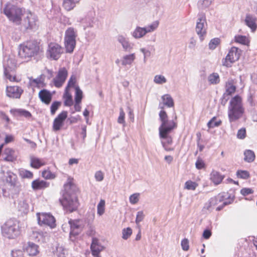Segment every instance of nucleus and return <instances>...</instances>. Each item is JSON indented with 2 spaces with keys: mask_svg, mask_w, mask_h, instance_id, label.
<instances>
[{
  "mask_svg": "<svg viewBox=\"0 0 257 257\" xmlns=\"http://www.w3.org/2000/svg\"><path fill=\"white\" fill-rule=\"evenodd\" d=\"M72 179L69 178L67 182L64 185V191L62 199L60 201L64 209L72 212L78 207L77 199L75 194V187L72 183Z\"/></svg>",
  "mask_w": 257,
  "mask_h": 257,
  "instance_id": "obj_1",
  "label": "nucleus"
},
{
  "mask_svg": "<svg viewBox=\"0 0 257 257\" xmlns=\"http://www.w3.org/2000/svg\"><path fill=\"white\" fill-rule=\"evenodd\" d=\"M159 117L161 124L159 128V136L161 139L166 140L165 144H171L172 138L169 135L172 131L176 127L177 124L174 120H169L168 115L165 111H160Z\"/></svg>",
  "mask_w": 257,
  "mask_h": 257,
  "instance_id": "obj_2",
  "label": "nucleus"
},
{
  "mask_svg": "<svg viewBox=\"0 0 257 257\" xmlns=\"http://www.w3.org/2000/svg\"><path fill=\"white\" fill-rule=\"evenodd\" d=\"M242 98L238 95L232 97L229 102L228 108V116L230 122L240 118L244 113Z\"/></svg>",
  "mask_w": 257,
  "mask_h": 257,
  "instance_id": "obj_3",
  "label": "nucleus"
},
{
  "mask_svg": "<svg viewBox=\"0 0 257 257\" xmlns=\"http://www.w3.org/2000/svg\"><path fill=\"white\" fill-rule=\"evenodd\" d=\"M24 13L25 11L22 8L11 3L7 4L4 9V13L9 21L17 25L21 24Z\"/></svg>",
  "mask_w": 257,
  "mask_h": 257,
  "instance_id": "obj_4",
  "label": "nucleus"
},
{
  "mask_svg": "<svg viewBox=\"0 0 257 257\" xmlns=\"http://www.w3.org/2000/svg\"><path fill=\"white\" fill-rule=\"evenodd\" d=\"M1 232L2 235L6 238L11 239L16 238L20 233L19 221L14 219L7 220L1 226Z\"/></svg>",
  "mask_w": 257,
  "mask_h": 257,
  "instance_id": "obj_5",
  "label": "nucleus"
},
{
  "mask_svg": "<svg viewBox=\"0 0 257 257\" xmlns=\"http://www.w3.org/2000/svg\"><path fill=\"white\" fill-rule=\"evenodd\" d=\"M40 51L39 43L35 41H31L24 43L19 52V56L24 59H30L37 55Z\"/></svg>",
  "mask_w": 257,
  "mask_h": 257,
  "instance_id": "obj_6",
  "label": "nucleus"
},
{
  "mask_svg": "<svg viewBox=\"0 0 257 257\" xmlns=\"http://www.w3.org/2000/svg\"><path fill=\"white\" fill-rule=\"evenodd\" d=\"M159 24V22L156 21L144 27L137 26L135 30L131 33V35L136 39H141L147 33L155 31L158 28Z\"/></svg>",
  "mask_w": 257,
  "mask_h": 257,
  "instance_id": "obj_7",
  "label": "nucleus"
},
{
  "mask_svg": "<svg viewBox=\"0 0 257 257\" xmlns=\"http://www.w3.org/2000/svg\"><path fill=\"white\" fill-rule=\"evenodd\" d=\"M77 31L73 28H68L65 34L64 44L66 52L71 53L73 52L76 46V38Z\"/></svg>",
  "mask_w": 257,
  "mask_h": 257,
  "instance_id": "obj_8",
  "label": "nucleus"
},
{
  "mask_svg": "<svg viewBox=\"0 0 257 257\" xmlns=\"http://www.w3.org/2000/svg\"><path fill=\"white\" fill-rule=\"evenodd\" d=\"M63 48L58 44L55 43H50L48 47L46 55L48 58L57 60L63 53Z\"/></svg>",
  "mask_w": 257,
  "mask_h": 257,
  "instance_id": "obj_9",
  "label": "nucleus"
},
{
  "mask_svg": "<svg viewBox=\"0 0 257 257\" xmlns=\"http://www.w3.org/2000/svg\"><path fill=\"white\" fill-rule=\"evenodd\" d=\"M241 52V50L238 48L232 47L226 57L222 60V65L227 67H231L232 63L239 59Z\"/></svg>",
  "mask_w": 257,
  "mask_h": 257,
  "instance_id": "obj_10",
  "label": "nucleus"
},
{
  "mask_svg": "<svg viewBox=\"0 0 257 257\" xmlns=\"http://www.w3.org/2000/svg\"><path fill=\"white\" fill-rule=\"evenodd\" d=\"M38 222L41 226H47L51 228L55 227L56 220L54 217L50 213H37Z\"/></svg>",
  "mask_w": 257,
  "mask_h": 257,
  "instance_id": "obj_11",
  "label": "nucleus"
},
{
  "mask_svg": "<svg viewBox=\"0 0 257 257\" xmlns=\"http://www.w3.org/2000/svg\"><path fill=\"white\" fill-rule=\"evenodd\" d=\"M16 67V63L15 59L9 58L7 61L4 63V74L7 79L11 81H14L16 79L15 69Z\"/></svg>",
  "mask_w": 257,
  "mask_h": 257,
  "instance_id": "obj_12",
  "label": "nucleus"
},
{
  "mask_svg": "<svg viewBox=\"0 0 257 257\" xmlns=\"http://www.w3.org/2000/svg\"><path fill=\"white\" fill-rule=\"evenodd\" d=\"M207 26L205 15L199 14L197 20L195 30L201 41L204 40V37L206 35Z\"/></svg>",
  "mask_w": 257,
  "mask_h": 257,
  "instance_id": "obj_13",
  "label": "nucleus"
},
{
  "mask_svg": "<svg viewBox=\"0 0 257 257\" xmlns=\"http://www.w3.org/2000/svg\"><path fill=\"white\" fill-rule=\"evenodd\" d=\"M38 19L36 16L29 12L26 17L21 22V24L25 29H36L37 27Z\"/></svg>",
  "mask_w": 257,
  "mask_h": 257,
  "instance_id": "obj_14",
  "label": "nucleus"
},
{
  "mask_svg": "<svg viewBox=\"0 0 257 257\" xmlns=\"http://www.w3.org/2000/svg\"><path fill=\"white\" fill-rule=\"evenodd\" d=\"M68 75V72L64 67L61 68L58 71L57 75L53 79L54 85L58 88L61 87L64 83Z\"/></svg>",
  "mask_w": 257,
  "mask_h": 257,
  "instance_id": "obj_15",
  "label": "nucleus"
},
{
  "mask_svg": "<svg viewBox=\"0 0 257 257\" xmlns=\"http://www.w3.org/2000/svg\"><path fill=\"white\" fill-rule=\"evenodd\" d=\"M67 117V112L63 111L54 119L53 123V130L57 132L61 128L65 120Z\"/></svg>",
  "mask_w": 257,
  "mask_h": 257,
  "instance_id": "obj_16",
  "label": "nucleus"
},
{
  "mask_svg": "<svg viewBox=\"0 0 257 257\" xmlns=\"http://www.w3.org/2000/svg\"><path fill=\"white\" fill-rule=\"evenodd\" d=\"M70 225V237L72 238V236H75L78 235L82 229V226L80 223L79 220H69Z\"/></svg>",
  "mask_w": 257,
  "mask_h": 257,
  "instance_id": "obj_17",
  "label": "nucleus"
},
{
  "mask_svg": "<svg viewBox=\"0 0 257 257\" xmlns=\"http://www.w3.org/2000/svg\"><path fill=\"white\" fill-rule=\"evenodd\" d=\"M23 92V89L17 86L7 87L6 89L7 95L13 98H20Z\"/></svg>",
  "mask_w": 257,
  "mask_h": 257,
  "instance_id": "obj_18",
  "label": "nucleus"
},
{
  "mask_svg": "<svg viewBox=\"0 0 257 257\" xmlns=\"http://www.w3.org/2000/svg\"><path fill=\"white\" fill-rule=\"evenodd\" d=\"M256 18L251 14H247L244 19L245 24L249 27L252 32H254L257 28Z\"/></svg>",
  "mask_w": 257,
  "mask_h": 257,
  "instance_id": "obj_19",
  "label": "nucleus"
},
{
  "mask_svg": "<svg viewBox=\"0 0 257 257\" xmlns=\"http://www.w3.org/2000/svg\"><path fill=\"white\" fill-rule=\"evenodd\" d=\"M117 40L121 45L124 51L130 52L133 49V45L123 35H118L117 37Z\"/></svg>",
  "mask_w": 257,
  "mask_h": 257,
  "instance_id": "obj_20",
  "label": "nucleus"
},
{
  "mask_svg": "<svg viewBox=\"0 0 257 257\" xmlns=\"http://www.w3.org/2000/svg\"><path fill=\"white\" fill-rule=\"evenodd\" d=\"M39 97L42 102L48 105L52 100V95L49 90L43 89L40 91Z\"/></svg>",
  "mask_w": 257,
  "mask_h": 257,
  "instance_id": "obj_21",
  "label": "nucleus"
},
{
  "mask_svg": "<svg viewBox=\"0 0 257 257\" xmlns=\"http://www.w3.org/2000/svg\"><path fill=\"white\" fill-rule=\"evenodd\" d=\"M103 249V247L98 244L97 239L93 238L91 244L92 254L95 257H100L99 252Z\"/></svg>",
  "mask_w": 257,
  "mask_h": 257,
  "instance_id": "obj_22",
  "label": "nucleus"
},
{
  "mask_svg": "<svg viewBox=\"0 0 257 257\" xmlns=\"http://www.w3.org/2000/svg\"><path fill=\"white\" fill-rule=\"evenodd\" d=\"M223 178V176L219 172L214 170L212 171L210 175V179L215 185L220 184Z\"/></svg>",
  "mask_w": 257,
  "mask_h": 257,
  "instance_id": "obj_23",
  "label": "nucleus"
},
{
  "mask_svg": "<svg viewBox=\"0 0 257 257\" xmlns=\"http://www.w3.org/2000/svg\"><path fill=\"white\" fill-rule=\"evenodd\" d=\"M26 251L30 256L36 255L39 253L38 246L33 242H29L26 248Z\"/></svg>",
  "mask_w": 257,
  "mask_h": 257,
  "instance_id": "obj_24",
  "label": "nucleus"
},
{
  "mask_svg": "<svg viewBox=\"0 0 257 257\" xmlns=\"http://www.w3.org/2000/svg\"><path fill=\"white\" fill-rule=\"evenodd\" d=\"M49 183L40 180H35L32 183V187L34 190H40L49 186Z\"/></svg>",
  "mask_w": 257,
  "mask_h": 257,
  "instance_id": "obj_25",
  "label": "nucleus"
},
{
  "mask_svg": "<svg viewBox=\"0 0 257 257\" xmlns=\"http://www.w3.org/2000/svg\"><path fill=\"white\" fill-rule=\"evenodd\" d=\"M80 0H63V7L67 11L72 10Z\"/></svg>",
  "mask_w": 257,
  "mask_h": 257,
  "instance_id": "obj_26",
  "label": "nucleus"
},
{
  "mask_svg": "<svg viewBox=\"0 0 257 257\" xmlns=\"http://www.w3.org/2000/svg\"><path fill=\"white\" fill-rule=\"evenodd\" d=\"M6 182L11 186H15L17 181V175L11 171L7 172V176L6 178Z\"/></svg>",
  "mask_w": 257,
  "mask_h": 257,
  "instance_id": "obj_27",
  "label": "nucleus"
},
{
  "mask_svg": "<svg viewBox=\"0 0 257 257\" xmlns=\"http://www.w3.org/2000/svg\"><path fill=\"white\" fill-rule=\"evenodd\" d=\"M135 59L136 55L135 53L124 55L122 57L121 64L123 66H126L127 65H131Z\"/></svg>",
  "mask_w": 257,
  "mask_h": 257,
  "instance_id": "obj_28",
  "label": "nucleus"
},
{
  "mask_svg": "<svg viewBox=\"0 0 257 257\" xmlns=\"http://www.w3.org/2000/svg\"><path fill=\"white\" fill-rule=\"evenodd\" d=\"M31 159V166L33 168L38 169L40 167L44 166L45 164L44 161H43L42 160L33 157L31 156L30 158Z\"/></svg>",
  "mask_w": 257,
  "mask_h": 257,
  "instance_id": "obj_29",
  "label": "nucleus"
},
{
  "mask_svg": "<svg viewBox=\"0 0 257 257\" xmlns=\"http://www.w3.org/2000/svg\"><path fill=\"white\" fill-rule=\"evenodd\" d=\"M163 104L168 107H173L174 103L172 97L170 94H166L162 96Z\"/></svg>",
  "mask_w": 257,
  "mask_h": 257,
  "instance_id": "obj_30",
  "label": "nucleus"
},
{
  "mask_svg": "<svg viewBox=\"0 0 257 257\" xmlns=\"http://www.w3.org/2000/svg\"><path fill=\"white\" fill-rule=\"evenodd\" d=\"M18 209L19 211L23 213H27L29 210V205L27 201L24 199L19 201Z\"/></svg>",
  "mask_w": 257,
  "mask_h": 257,
  "instance_id": "obj_31",
  "label": "nucleus"
},
{
  "mask_svg": "<svg viewBox=\"0 0 257 257\" xmlns=\"http://www.w3.org/2000/svg\"><path fill=\"white\" fill-rule=\"evenodd\" d=\"M5 154L7 156L5 158L4 160L7 161L13 162L16 159V157L15 156V151L12 149L8 148L5 149Z\"/></svg>",
  "mask_w": 257,
  "mask_h": 257,
  "instance_id": "obj_32",
  "label": "nucleus"
},
{
  "mask_svg": "<svg viewBox=\"0 0 257 257\" xmlns=\"http://www.w3.org/2000/svg\"><path fill=\"white\" fill-rule=\"evenodd\" d=\"M63 97L65 98V105L70 106L73 104L72 96L71 94L69 92L68 90H65Z\"/></svg>",
  "mask_w": 257,
  "mask_h": 257,
  "instance_id": "obj_33",
  "label": "nucleus"
},
{
  "mask_svg": "<svg viewBox=\"0 0 257 257\" xmlns=\"http://www.w3.org/2000/svg\"><path fill=\"white\" fill-rule=\"evenodd\" d=\"M236 87L232 81H228L226 84V92L224 94L229 96L235 91Z\"/></svg>",
  "mask_w": 257,
  "mask_h": 257,
  "instance_id": "obj_34",
  "label": "nucleus"
},
{
  "mask_svg": "<svg viewBox=\"0 0 257 257\" xmlns=\"http://www.w3.org/2000/svg\"><path fill=\"white\" fill-rule=\"evenodd\" d=\"M244 160L247 162H252L255 158V155L253 151L251 150H246L244 153Z\"/></svg>",
  "mask_w": 257,
  "mask_h": 257,
  "instance_id": "obj_35",
  "label": "nucleus"
},
{
  "mask_svg": "<svg viewBox=\"0 0 257 257\" xmlns=\"http://www.w3.org/2000/svg\"><path fill=\"white\" fill-rule=\"evenodd\" d=\"M208 80L210 84H217L220 81L219 75L217 73H213L209 75Z\"/></svg>",
  "mask_w": 257,
  "mask_h": 257,
  "instance_id": "obj_36",
  "label": "nucleus"
},
{
  "mask_svg": "<svg viewBox=\"0 0 257 257\" xmlns=\"http://www.w3.org/2000/svg\"><path fill=\"white\" fill-rule=\"evenodd\" d=\"M66 250L62 246L57 245L55 250H54V253L57 257H65Z\"/></svg>",
  "mask_w": 257,
  "mask_h": 257,
  "instance_id": "obj_37",
  "label": "nucleus"
},
{
  "mask_svg": "<svg viewBox=\"0 0 257 257\" xmlns=\"http://www.w3.org/2000/svg\"><path fill=\"white\" fill-rule=\"evenodd\" d=\"M30 84L34 86L40 87L43 86V82L41 80V78L38 77L37 78H33L31 77L29 78Z\"/></svg>",
  "mask_w": 257,
  "mask_h": 257,
  "instance_id": "obj_38",
  "label": "nucleus"
},
{
  "mask_svg": "<svg viewBox=\"0 0 257 257\" xmlns=\"http://www.w3.org/2000/svg\"><path fill=\"white\" fill-rule=\"evenodd\" d=\"M75 94V101L77 103H80L82 98V91L79 86H76Z\"/></svg>",
  "mask_w": 257,
  "mask_h": 257,
  "instance_id": "obj_39",
  "label": "nucleus"
},
{
  "mask_svg": "<svg viewBox=\"0 0 257 257\" xmlns=\"http://www.w3.org/2000/svg\"><path fill=\"white\" fill-rule=\"evenodd\" d=\"M105 211V201L104 200H100L99 203L97 206V214L99 216H101Z\"/></svg>",
  "mask_w": 257,
  "mask_h": 257,
  "instance_id": "obj_40",
  "label": "nucleus"
},
{
  "mask_svg": "<svg viewBox=\"0 0 257 257\" xmlns=\"http://www.w3.org/2000/svg\"><path fill=\"white\" fill-rule=\"evenodd\" d=\"M234 39L236 42L243 45H247L248 43V40L246 36L237 35L235 37Z\"/></svg>",
  "mask_w": 257,
  "mask_h": 257,
  "instance_id": "obj_41",
  "label": "nucleus"
},
{
  "mask_svg": "<svg viewBox=\"0 0 257 257\" xmlns=\"http://www.w3.org/2000/svg\"><path fill=\"white\" fill-rule=\"evenodd\" d=\"M221 123V121L220 120H216V117H213L211 118V119L207 123L208 127L210 128H213L214 127L219 126Z\"/></svg>",
  "mask_w": 257,
  "mask_h": 257,
  "instance_id": "obj_42",
  "label": "nucleus"
},
{
  "mask_svg": "<svg viewBox=\"0 0 257 257\" xmlns=\"http://www.w3.org/2000/svg\"><path fill=\"white\" fill-rule=\"evenodd\" d=\"M154 82L157 84H163L167 82V79L162 75H157L154 77Z\"/></svg>",
  "mask_w": 257,
  "mask_h": 257,
  "instance_id": "obj_43",
  "label": "nucleus"
},
{
  "mask_svg": "<svg viewBox=\"0 0 257 257\" xmlns=\"http://www.w3.org/2000/svg\"><path fill=\"white\" fill-rule=\"evenodd\" d=\"M237 177L238 178L247 179L250 177V174L247 171L238 170L236 172Z\"/></svg>",
  "mask_w": 257,
  "mask_h": 257,
  "instance_id": "obj_44",
  "label": "nucleus"
},
{
  "mask_svg": "<svg viewBox=\"0 0 257 257\" xmlns=\"http://www.w3.org/2000/svg\"><path fill=\"white\" fill-rule=\"evenodd\" d=\"M223 200V196L221 194H219L217 196L211 198L210 199V203L212 204V206L214 207L219 202H221Z\"/></svg>",
  "mask_w": 257,
  "mask_h": 257,
  "instance_id": "obj_45",
  "label": "nucleus"
},
{
  "mask_svg": "<svg viewBox=\"0 0 257 257\" xmlns=\"http://www.w3.org/2000/svg\"><path fill=\"white\" fill-rule=\"evenodd\" d=\"M197 184L192 181H187L185 184V188L187 190H194L197 186Z\"/></svg>",
  "mask_w": 257,
  "mask_h": 257,
  "instance_id": "obj_46",
  "label": "nucleus"
},
{
  "mask_svg": "<svg viewBox=\"0 0 257 257\" xmlns=\"http://www.w3.org/2000/svg\"><path fill=\"white\" fill-rule=\"evenodd\" d=\"M13 111H14L17 113H19V114H20L21 115L24 116L26 117H30L31 116V113L29 111L24 109H18L15 110H11V112H12Z\"/></svg>",
  "mask_w": 257,
  "mask_h": 257,
  "instance_id": "obj_47",
  "label": "nucleus"
},
{
  "mask_svg": "<svg viewBox=\"0 0 257 257\" xmlns=\"http://www.w3.org/2000/svg\"><path fill=\"white\" fill-rule=\"evenodd\" d=\"M122 237L124 239H127L132 234V229L130 227L124 228L122 230Z\"/></svg>",
  "mask_w": 257,
  "mask_h": 257,
  "instance_id": "obj_48",
  "label": "nucleus"
},
{
  "mask_svg": "<svg viewBox=\"0 0 257 257\" xmlns=\"http://www.w3.org/2000/svg\"><path fill=\"white\" fill-rule=\"evenodd\" d=\"M220 39L218 38H214L212 39L209 43V48L210 49L214 50L219 44Z\"/></svg>",
  "mask_w": 257,
  "mask_h": 257,
  "instance_id": "obj_49",
  "label": "nucleus"
},
{
  "mask_svg": "<svg viewBox=\"0 0 257 257\" xmlns=\"http://www.w3.org/2000/svg\"><path fill=\"white\" fill-rule=\"evenodd\" d=\"M42 176L47 179H52L55 178V175L49 170H45L42 172Z\"/></svg>",
  "mask_w": 257,
  "mask_h": 257,
  "instance_id": "obj_50",
  "label": "nucleus"
},
{
  "mask_svg": "<svg viewBox=\"0 0 257 257\" xmlns=\"http://www.w3.org/2000/svg\"><path fill=\"white\" fill-rule=\"evenodd\" d=\"M247 101L251 106H257V95H250L247 98Z\"/></svg>",
  "mask_w": 257,
  "mask_h": 257,
  "instance_id": "obj_51",
  "label": "nucleus"
},
{
  "mask_svg": "<svg viewBox=\"0 0 257 257\" xmlns=\"http://www.w3.org/2000/svg\"><path fill=\"white\" fill-rule=\"evenodd\" d=\"M140 194L139 193H134L131 195L130 197V202L132 204H135L139 201V197Z\"/></svg>",
  "mask_w": 257,
  "mask_h": 257,
  "instance_id": "obj_52",
  "label": "nucleus"
},
{
  "mask_svg": "<svg viewBox=\"0 0 257 257\" xmlns=\"http://www.w3.org/2000/svg\"><path fill=\"white\" fill-rule=\"evenodd\" d=\"M61 105V102L59 101L54 102L51 106V113L52 115L54 114L56 111L58 109Z\"/></svg>",
  "mask_w": 257,
  "mask_h": 257,
  "instance_id": "obj_53",
  "label": "nucleus"
},
{
  "mask_svg": "<svg viewBox=\"0 0 257 257\" xmlns=\"http://www.w3.org/2000/svg\"><path fill=\"white\" fill-rule=\"evenodd\" d=\"M181 247L183 250L187 251L189 249V240L187 238H184L181 241Z\"/></svg>",
  "mask_w": 257,
  "mask_h": 257,
  "instance_id": "obj_54",
  "label": "nucleus"
},
{
  "mask_svg": "<svg viewBox=\"0 0 257 257\" xmlns=\"http://www.w3.org/2000/svg\"><path fill=\"white\" fill-rule=\"evenodd\" d=\"M124 117L125 113L124 112L122 108H121L120 109L119 115L117 119V122L119 123L124 124L125 123Z\"/></svg>",
  "mask_w": 257,
  "mask_h": 257,
  "instance_id": "obj_55",
  "label": "nucleus"
},
{
  "mask_svg": "<svg viewBox=\"0 0 257 257\" xmlns=\"http://www.w3.org/2000/svg\"><path fill=\"white\" fill-rule=\"evenodd\" d=\"M144 216H145V215L144 214L143 211H140L138 212L137 214L136 219V223L137 224H139L140 222L143 221V220L144 218Z\"/></svg>",
  "mask_w": 257,
  "mask_h": 257,
  "instance_id": "obj_56",
  "label": "nucleus"
},
{
  "mask_svg": "<svg viewBox=\"0 0 257 257\" xmlns=\"http://www.w3.org/2000/svg\"><path fill=\"white\" fill-rule=\"evenodd\" d=\"M195 166L197 169H202L205 167V164L201 159L198 158L196 162Z\"/></svg>",
  "mask_w": 257,
  "mask_h": 257,
  "instance_id": "obj_57",
  "label": "nucleus"
},
{
  "mask_svg": "<svg viewBox=\"0 0 257 257\" xmlns=\"http://www.w3.org/2000/svg\"><path fill=\"white\" fill-rule=\"evenodd\" d=\"M76 82V79L75 77L71 76L70 79L68 82L67 85L65 88L66 90H68L70 87L74 86L75 83Z\"/></svg>",
  "mask_w": 257,
  "mask_h": 257,
  "instance_id": "obj_58",
  "label": "nucleus"
},
{
  "mask_svg": "<svg viewBox=\"0 0 257 257\" xmlns=\"http://www.w3.org/2000/svg\"><path fill=\"white\" fill-rule=\"evenodd\" d=\"M94 177L97 181L100 182L103 180L104 174L101 171H98L95 173Z\"/></svg>",
  "mask_w": 257,
  "mask_h": 257,
  "instance_id": "obj_59",
  "label": "nucleus"
},
{
  "mask_svg": "<svg viewBox=\"0 0 257 257\" xmlns=\"http://www.w3.org/2000/svg\"><path fill=\"white\" fill-rule=\"evenodd\" d=\"M246 131L244 128H242L238 131L237 137L240 139H243L245 137Z\"/></svg>",
  "mask_w": 257,
  "mask_h": 257,
  "instance_id": "obj_60",
  "label": "nucleus"
},
{
  "mask_svg": "<svg viewBox=\"0 0 257 257\" xmlns=\"http://www.w3.org/2000/svg\"><path fill=\"white\" fill-rule=\"evenodd\" d=\"M21 175L24 178H31L33 177V173L28 170L22 171Z\"/></svg>",
  "mask_w": 257,
  "mask_h": 257,
  "instance_id": "obj_61",
  "label": "nucleus"
},
{
  "mask_svg": "<svg viewBox=\"0 0 257 257\" xmlns=\"http://www.w3.org/2000/svg\"><path fill=\"white\" fill-rule=\"evenodd\" d=\"M253 191L250 188H244L240 190L241 194L243 196L252 194Z\"/></svg>",
  "mask_w": 257,
  "mask_h": 257,
  "instance_id": "obj_62",
  "label": "nucleus"
},
{
  "mask_svg": "<svg viewBox=\"0 0 257 257\" xmlns=\"http://www.w3.org/2000/svg\"><path fill=\"white\" fill-rule=\"evenodd\" d=\"M11 255L12 257H23V253L20 250L12 251Z\"/></svg>",
  "mask_w": 257,
  "mask_h": 257,
  "instance_id": "obj_63",
  "label": "nucleus"
},
{
  "mask_svg": "<svg viewBox=\"0 0 257 257\" xmlns=\"http://www.w3.org/2000/svg\"><path fill=\"white\" fill-rule=\"evenodd\" d=\"M14 141V137L12 135H7L5 139V144H7Z\"/></svg>",
  "mask_w": 257,
  "mask_h": 257,
  "instance_id": "obj_64",
  "label": "nucleus"
}]
</instances>
